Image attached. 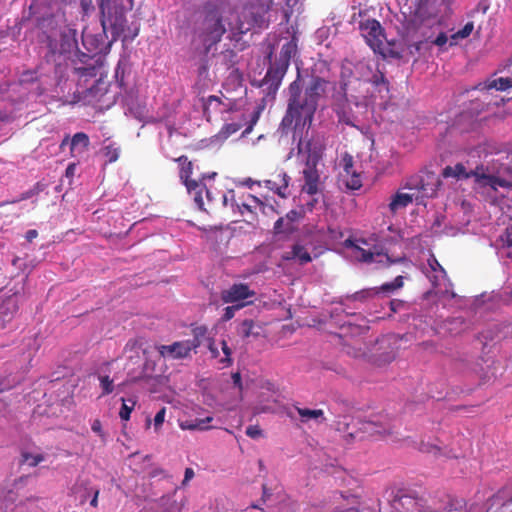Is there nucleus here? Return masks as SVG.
Wrapping results in <instances>:
<instances>
[{"mask_svg": "<svg viewBox=\"0 0 512 512\" xmlns=\"http://www.w3.org/2000/svg\"><path fill=\"white\" fill-rule=\"evenodd\" d=\"M325 86L326 81L319 77L312 78L305 91H301L298 79L290 84L288 108L281 124L283 127H290L294 123V137L298 128L311 125L318 99L324 92Z\"/></svg>", "mask_w": 512, "mask_h": 512, "instance_id": "1", "label": "nucleus"}, {"mask_svg": "<svg viewBox=\"0 0 512 512\" xmlns=\"http://www.w3.org/2000/svg\"><path fill=\"white\" fill-rule=\"evenodd\" d=\"M224 4L218 1L206 2L198 11L194 38L201 42L206 51L220 42L226 32Z\"/></svg>", "mask_w": 512, "mask_h": 512, "instance_id": "2", "label": "nucleus"}, {"mask_svg": "<svg viewBox=\"0 0 512 512\" xmlns=\"http://www.w3.org/2000/svg\"><path fill=\"white\" fill-rule=\"evenodd\" d=\"M440 186V180L434 174L429 173L424 177L411 178L405 185V187L412 192L406 193L397 191L391 195L389 202L386 205L388 211L392 215H396L398 212L404 210L413 201L421 203L424 198L433 197Z\"/></svg>", "mask_w": 512, "mask_h": 512, "instance_id": "3", "label": "nucleus"}, {"mask_svg": "<svg viewBox=\"0 0 512 512\" xmlns=\"http://www.w3.org/2000/svg\"><path fill=\"white\" fill-rule=\"evenodd\" d=\"M132 7L133 0H100L103 29L110 28L114 38L122 37L123 41H132L139 32L138 27L131 29L127 26L125 13Z\"/></svg>", "mask_w": 512, "mask_h": 512, "instance_id": "4", "label": "nucleus"}, {"mask_svg": "<svg viewBox=\"0 0 512 512\" xmlns=\"http://www.w3.org/2000/svg\"><path fill=\"white\" fill-rule=\"evenodd\" d=\"M297 150L298 155L305 162V167L302 171L304 179L302 191L309 195H315L321 191L320 174L317 165L322 158V148L316 142L299 139Z\"/></svg>", "mask_w": 512, "mask_h": 512, "instance_id": "5", "label": "nucleus"}, {"mask_svg": "<svg viewBox=\"0 0 512 512\" xmlns=\"http://www.w3.org/2000/svg\"><path fill=\"white\" fill-rule=\"evenodd\" d=\"M442 175L444 178H455L466 179L470 177H474L476 182L484 185L490 186L494 190H497L498 187L512 189V181L501 178L499 176L492 175L488 172L484 167H477L475 170H467L466 167L457 163L455 166H447L443 169Z\"/></svg>", "mask_w": 512, "mask_h": 512, "instance_id": "6", "label": "nucleus"}, {"mask_svg": "<svg viewBox=\"0 0 512 512\" xmlns=\"http://www.w3.org/2000/svg\"><path fill=\"white\" fill-rule=\"evenodd\" d=\"M394 425L386 415H373L357 423L347 424L346 437L351 440H362L369 436L390 435Z\"/></svg>", "mask_w": 512, "mask_h": 512, "instance_id": "7", "label": "nucleus"}, {"mask_svg": "<svg viewBox=\"0 0 512 512\" xmlns=\"http://www.w3.org/2000/svg\"><path fill=\"white\" fill-rule=\"evenodd\" d=\"M353 23L358 24V29L369 47L375 52L385 56V35L380 23L370 17H366L361 11L358 16L353 15Z\"/></svg>", "mask_w": 512, "mask_h": 512, "instance_id": "8", "label": "nucleus"}, {"mask_svg": "<svg viewBox=\"0 0 512 512\" xmlns=\"http://www.w3.org/2000/svg\"><path fill=\"white\" fill-rule=\"evenodd\" d=\"M422 272L431 283L435 295L451 298L456 296L452 290V283L449 281L445 269L440 265L433 254H430L426 263L423 264Z\"/></svg>", "mask_w": 512, "mask_h": 512, "instance_id": "9", "label": "nucleus"}, {"mask_svg": "<svg viewBox=\"0 0 512 512\" xmlns=\"http://www.w3.org/2000/svg\"><path fill=\"white\" fill-rule=\"evenodd\" d=\"M368 242L365 239H347L345 240V247L350 250V255L358 261L365 263H376L381 266H389L401 259L392 260L387 254L372 251L368 246Z\"/></svg>", "mask_w": 512, "mask_h": 512, "instance_id": "10", "label": "nucleus"}, {"mask_svg": "<svg viewBox=\"0 0 512 512\" xmlns=\"http://www.w3.org/2000/svg\"><path fill=\"white\" fill-rule=\"evenodd\" d=\"M489 8L490 3L488 0L479 1L478 4L468 12V17L471 18L472 20L468 21L462 29L458 30L457 32L451 35L450 45H456L458 40L468 38L474 30L475 22H482Z\"/></svg>", "mask_w": 512, "mask_h": 512, "instance_id": "11", "label": "nucleus"}, {"mask_svg": "<svg viewBox=\"0 0 512 512\" xmlns=\"http://www.w3.org/2000/svg\"><path fill=\"white\" fill-rule=\"evenodd\" d=\"M221 300L223 303L227 304H239V303H247L250 304L251 301H247L250 298L255 296V292L250 289L247 284L244 283H235L228 287L227 289H223L221 291Z\"/></svg>", "mask_w": 512, "mask_h": 512, "instance_id": "12", "label": "nucleus"}, {"mask_svg": "<svg viewBox=\"0 0 512 512\" xmlns=\"http://www.w3.org/2000/svg\"><path fill=\"white\" fill-rule=\"evenodd\" d=\"M192 174V163L188 162L186 166H183L180 171V178L184 182L188 193L193 196L196 206L200 210H206L204 207L203 189L204 184L200 181L190 179Z\"/></svg>", "mask_w": 512, "mask_h": 512, "instance_id": "13", "label": "nucleus"}, {"mask_svg": "<svg viewBox=\"0 0 512 512\" xmlns=\"http://www.w3.org/2000/svg\"><path fill=\"white\" fill-rule=\"evenodd\" d=\"M403 286V277L397 276L392 282H387L381 285L377 290L376 289H364L358 292H355L352 295L346 296L345 299L349 301H364L365 299L371 297L376 293H385L391 294L397 289Z\"/></svg>", "mask_w": 512, "mask_h": 512, "instance_id": "14", "label": "nucleus"}, {"mask_svg": "<svg viewBox=\"0 0 512 512\" xmlns=\"http://www.w3.org/2000/svg\"><path fill=\"white\" fill-rule=\"evenodd\" d=\"M192 348L187 340L174 342L171 345H161L158 347L159 354L165 359L180 360L190 356Z\"/></svg>", "mask_w": 512, "mask_h": 512, "instance_id": "15", "label": "nucleus"}, {"mask_svg": "<svg viewBox=\"0 0 512 512\" xmlns=\"http://www.w3.org/2000/svg\"><path fill=\"white\" fill-rule=\"evenodd\" d=\"M296 414L299 416L300 421L303 423L313 421L317 424H320L326 420L324 417V412L321 409L294 407L293 409L287 411V416L292 421L297 420Z\"/></svg>", "mask_w": 512, "mask_h": 512, "instance_id": "16", "label": "nucleus"}, {"mask_svg": "<svg viewBox=\"0 0 512 512\" xmlns=\"http://www.w3.org/2000/svg\"><path fill=\"white\" fill-rule=\"evenodd\" d=\"M233 118H231V122H228L229 119H225L226 123L218 133L217 137L225 140L234 133L238 132L245 123L244 113L241 110H232Z\"/></svg>", "mask_w": 512, "mask_h": 512, "instance_id": "17", "label": "nucleus"}, {"mask_svg": "<svg viewBox=\"0 0 512 512\" xmlns=\"http://www.w3.org/2000/svg\"><path fill=\"white\" fill-rule=\"evenodd\" d=\"M361 68H366L368 70V74L363 73L362 78L364 81L372 83L379 93L385 92L388 94V83L384 78V75L377 69H373L372 65H361Z\"/></svg>", "mask_w": 512, "mask_h": 512, "instance_id": "18", "label": "nucleus"}, {"mask_svg": "<svg viewBox=\"0 0 512 512\" xmlns=\"http://www.w3.org/2000/svg\"><path fill=\"white\" fill-rule=\"evenodd\" d=\"M300 218V213L296 210L289 211L285 217L279 218L274 224V231L276 234L292 233L296 227L295 222Z\"/></svg>", "mask_w": 512, "mask_h": 512, "instance_id": "19", "label": "nucleus"}, {"mask_svg": "<svg viewBox=\"0 0 512 512\" xmlns=\"http://www.w3.org/2000/svg\"><path fill=\"white\" fill-rule=\"evenodd\" d=\"M284 260H295L299 264H307L311 262L312 258L307 249L301 244H295L292 246L290 251L284 252L282 255Z\"/></svg>", "mask_w": 512, "mask_h": 512, "instance_id": "20", "label": "nucleus"}, {"mask_svg": "<svg viewBox=\"0 0 512 512\" xmlns=\"http://www.w3.org/2000/svg\"><path fill=\"white\" fill-rule=\"evenodd\" d=\"M506 71L508 74L507 76L487 81L485 88L504 91L509 87H512V57L509 64L506 66Z\"/></svg>", "mask_w": 512, "mask_h": 512, "instance_id": "21", "label": "nucleus"}, {"mask_svg": "<svg viewBox=\"0 0 512 512\" xmlns=\"http://www.w3.org/2000/svg\"><path fill=\"white\" fill-rule=\"evenodd\" d=\"M90 144L87 134L83 132L76 133L70 141V150L73 156H78L85 153Z\"/></svg>", "mask_w": 512, "mask_h": 512, "instance_id": "22", "label": "nucleus"}, {"mask_svg": "<svg viewBox=\"0 0 512 512\" xmlns=\"http://www.w3.org/2000/svg\"><path fill=\"white\" fill-rule=\"evenodd\" d=\"M279 182L275 180H267L266 186L275 191L279 196L285 197L289 185L290 177L285 173L281 172L277 175Z\"/></svg>", "mask_w": 512, "mask_h": 512, "instance_id": "23", "label": "nucleus"}, {"mask_svg": "<svg viewBox=\"0 0 512 512\" xmlns=\"http://www.w3.org/2000/svg\"><path fill=\"white\" fill-rule=\"evenodd\" d=\"M193 338L187 340L192 350H196L198 347L203 345L204 343H209V340H212L208 336V329L205 326H197L192 330Z\"/></svg>", "mask_w": 512, "mask_h": 512, "instance_id": "24", "label": "nucleus"}, {"mask_svg": "<svg viewBox=\"0 0 512 512\" xmlns=\"http://www.w3.org/2000/svg\"><path fill=\"white\" fill-rule=\"evenodd\" d=\"M212 420H213V417H211V416H207L202 419L184 420V421L179 422V427L182 430L204 431V430H208L211 428L210 426H208V423L212 422Z\"/></svg>", "mask_w": 512, "mask_h": 512, "instance_id": "25", "label": "nucleus"}, {"mask_svg": "<svg viewBox=\"0 0 512 512\" xmlns=\"http://www.w3.org/2000/svg\"><path fill=\"white\" fill-rule=\"evenodd\" d=\"M240 208H236L242 215L245 212L252 213L253 208H256L259 204V199L251 194H247L242 201H239Z\"/></svg>", "mask_w": 512, "mask_h": 512, "instance_id": "26", "label": "nucleus"}, {"mask_svg": "<svg viewBox=\"0 0 512 512\" xmlns=\"http://www.w3.org/2000/svg\"><path fill=\"white\" fill-rule=\"evenodd\" d=\"M101 152L107 158L109 163H113L119 158L120 146L114 142H110L102 147Z\"/></svg>", "mask_w": 512, "mask_h": 512, "instance_id": "27", "label": "nucleus"}, {"mask_svg": "<svg viewBox=\"0 0 512 512\" xmlns=\"http://www.w3.org/2000/svg\"><path fill=\"white\" fill-rule=\"evenodd\" d=\"M89 488L93 487L84 481L77 483L73 488V493L81 504H84L91 496V494L88 492Z\"/></svg>", "mask_w": 512, "mask_h": 512, "instance_id": "28", "label": "nucleus"}, {"mask_svg": "<svg viewBox=\"0 0 512 512\" xmlns=\"http://www.w3.org/2000/svg\"><path fill=\"white\" fill-rule=\"evenodd\" d=\"M255 323L253 320L246 319L238 327V334L243 338H249L250 336H257L259 333L254 331Z\"/></svg>", "mask_w": 512, "mask_h": 512, "instance_id": "29", "label": "nucleus"}, {"mask_svg": "<svg viewBox=\"0 0 512 512\" xmlns=\"http://www.w3.org/2000/svg\"><path fill=\"white\" fill-rule=\"evenodd\" d=\"M136 405V401L134 399H124L122 398V407L119 412V416L121 420L127 421L130 419V414L133 411Z\"/></svg>", "mask_w": 512, "mask_h": 512, "instance_id": "30", "label": "nucleus"}, {"mask_svg": "<svg viewBox=\"0 0 512 512\" xmlns=\"http://www.w3.org/2000/svg\"><path fill=\"white\" fill-rule=\"evenodd\" d=\"M296 50V43L293 40H290L282 46L279 58H281V60H286V62L290 63V59L293 55H295Z\"/></svg>", "mask_w": 512, "mask_h": 512, "instance_id": "31", "label": "nucleus"}, {"mask_svg": "<svg viewBox=\"0 0 512 512\" xmlns=\"http://www.w3.org/2000/svg\"><path fill=\"white\" fill-rule=\"evenodd\" d=\"M100 387L102 389L101 396L111 394L114 391V379L110 378L109 375H98Z\"/></svg>", "mask_w": 512, "mask_h": 512, "instance_id": "32", "label": "nucleus"}, {"mask_svg": "<svg viewBox=\"0 0 512 512\" xmlns=\"http://www.w3.org/2000/svg\"><path fill=\"white\" fill-rule=\"evenodd\" d=\"M288 67L289 62H286V60H281V58H279V60L273 65V67H271L268 70L267 75H271L272 73H274L276 77L281 79L285 75Z\"/></svg>", "mask_w": 512, "mask_h": 512, "instance_id": "33", "label": "nucleus"}, {"mask_svg": "<svg viewBox=\"0 0 512 512\" xmlns=\"http://www.w3.org/2000/svg\"><path fill=\"white\" fill-rule=\"evenodd\" d=\"M23 462L26 463L30 467H35L39 463L45 460V457L41 453L33 454L29 452L22 453Z\"/></svg>", "mask_w": 512, "mask_h": 512, "instance_id": "34", "label": "nucleus"}, {"mask_svg": "<svg viewBox=\"0 0 512 512\" xmlns=\"http://www.w3.org/2000/svg\"><path fill=\"white\" fill-rule=\"evenodd\" d=\"M221 350L224 354V357L220 359V363L223 364L224 367H228L232 364V350L228 346L227 342L225 340H222L220 342Z\"/></svg>", "mask_w": 512, "mask_h": 512, "instance_id": "35", "label": "nucleus"}, {"mask_svg": "<svg viewBox=\"0 0 512 512\" xmlns=\"http://www.w3.org/2000/svg\"><path fill=\"white\" fill-rule=\"evenodd\" d=\"M246 305H247V303H239V304H232L231 306H227L224 309V313L221 317V320L225 321V322L229 321L230 319H232L234 317L236 311L242 309Z\"/></svg>", "mask_w": 512, "mask_h": 512, "instance_id": "36", "label": "nucleus"}, {"mask_svg": "<svg viewBox=\"0 0 512 512\" xmlns=\"http://www.w3.org/2000/svg\"><path fill=\"white\" fill-rule=\"evenodd\" d=\"M161 505L163 507L167 506L163 512H179L178 505L175 500H173L171 497H162L161 498Z\"/></svg>", "mask_w": 512, "mask_h": 512, "instance_id": "37", "label": "nucleus"}, {"mask_svg": "<svg viewBox=\"0 0 512 512\" xmlns=\"http://www.w3.org/2000/svg\"><path fill=\"white\" fill-rule=\"evenodd\" d=\"M223 204L224 206H231L234 210L240 208L239 201L236 200L235 193L232 190L223 195Z\"/></svg>", "mask_w": 512, "mask_h": 512, "instance_id": "38", "label": "nucleus"}, {"mask_svg": "<svg viewBox=\"0 0 512 512\" xmlns=\"http://www.w3.org/2000/svg\"><path fill=\"white\" fill-rule=\"evenodd\" d=\"M351 178L345 181L346 187L351 190H357L362 186L359 175L354 172L350 174Z\"/></svg>", "mask_w": 512, "mask_h": 512, "instance_id": "39", "label": "nucleus"}, {"mask_svg": "<svg viewBox=\"0 0 512 512\" xmlns=\"http://www.w3.org/2000/svg\"><path fill=\"white\" fill-rule=\"evenodd\" d=\"M165 414H166V409L165 408H162L160 409L155 417H154V427L155 429H158L164 422V419H165Z\"/></svg>", "mask_w": 512, "mask_h": 512, "instance_id": "40", "label": "nucleus"}, {"mask_svg": "<svg viewBox=\"0 0 512 512\" xmlns=\"http://www.w3.org/2000/svg\"><path fill=\"white\" fill-rule=\"evenodd\" d=\"M207 346L213 358H218L220 356L219 348L213 339L209 340Z\"/></svg>", "mask_w": 512, "mask_h": 512, "instance_id": "41", "label": "nucleus"}, {"mask_svg": "<svg viewBox=\"0 0 512 512\" xmlns=\"http://www.w3.org/2000/svg\"><path fill=\"white\" fill-rule=\"evenodd\" d=\"M91 429L94 433L98 434L101 438L104 437V433L102 430V424H101L100 420L95 419L91 425Z\"/></svg>", "mask_w": 512, "mask_h": 512, "instance_id": "42", "label": "nucleus"}, {"mask_svg": "<svg viewBox=\"0 0 512 512\" xmlns=\"http://www.w3.org/2000/svg\"><path fill=\"white\" fill-rule=\"evenodd\" d=\"M88 492L91 494V501L90 505L92 507H97L98 505V495H99V489L98 488H89Z\"/></svg>", "mask_w": 512, "mask_h": 512, "instance_id": "43", "label": "nucleus"}, {"mask_svg": "<svg viewBox=\"0 0 512 512\" xmlns=\"http://www.w3.org/2000/svg\"><path fill=\"white\" fill-rule=\"evenodd\" d=\"M246 435L251 438H257L261 435V430L258 426H249L246 429Z\"/></svg>", "mask_w": 512, "mask_h": 512, "instance_id": "44", "label": "nucleus"}, {"mask_svg": "<svg viewBox=\"0 0 512 512\" xmlns=\"http://www.w3.org/2000/svg\"><path fill=\"white\" fill-rule=\"evenodd\" d=\"M344 161V172L347 176H349L352 172V157L346 156L343 159Z\"/></svg>", "mask_w": 512, "mask_h": 512, "instance_id": "45", "label": "nucleus"}, {"mask_svg": "<svg viewBox=\"0 0 512 512\" xmlns=\"http://www.w3.org/2000/svg\"><path fill=\"white\" fill-rule=\"evenodd\" d=\"M447 42L448 37L446 36L445 33H440L433 41V43L439 47H443Z\"/></svg>", "mask_w": 512, "mask_h": 512, "instance_id": "46", "label": "nucleus"}, {"mask_svg": "<svg viewBox=\"0 0 512 512\" xmlns=\"http://www.w3.org/2000/svg\"><path fill=\"white\" fill-rule=\"evenodd\" d=\"M339 122L345 123L350 126H355L353 120L346 113H338Z\"/></svg>", "mask_w": 512, "mask_h": 512, "instance_id": "47", "label": "nucleus"}, {"mask_svg": "<svg viewBox=\"0 0 512 512\" xmlns=\"http://www.w3.org/2000/svg\"><path fill=\"white\" fill-rule=\"evenodd\" d=\"M195 473L192 468H186L182 485L185 486L194 477Z\"/></svg>", "mask_w": 512, "mask_h": 512, "instance_id": "48", "label": "nucleus"}, {"mask_svg": "<svg viewBox=\"0 0 512 512\" xmlns=\"http://www.w3.org/2000/svg\"><path fill=\"white\" fill-rule=\"evenodd\" d=\"M67 36H69L71 38L70 42L67 43L68 49H70L73 45L76 44V39H75L76 32H75V30L69 29L67 31V33H64V37H67Z\"/></svg>", "mask_w": 512, "mask_h": 512, "instance_id": "49", "label": "nucleus"}, {"mask_svg": "<svg viewBox=\"0 0 512 512\" xmlns=\"http://www.w3.org/2000/svg\"><path fill=\"white\" fill-rule=\"evenodd\" d=\"M257 120H258V115L256 114V115H254V116L252 117V119H251V121H250L249 125H248V126L246 127V129L243 131L242 136L248 135V134L252 131L253 126L256 124Z\"/></svg>", "mask_w": 512, "mask_h": 512, "instance_id": "50", "label": "nucleus"}, {"mask_svg": "<svg viewBox=\"0 0 512 512\" xmlns=\"http://www.w3.org/2000/svg\"><path fill=\"white\" fill-rule=\"evenodd\" d=\"M232 380L233 384L238 387L239 389L242 388V381H241V375L240 373L236 372L232 374Z\"/></svg>", "mask_w": 512, "mask_h": 512, "instance_id": "51", "label": "nucleus"}, {"mask_svg": "<svg viewBox=\"0 0 512 512\" xmlns=\"http://www.w3.org/2000/svg\"><path fill=\"white\" fill-rule=\"evenodd\" d=\"M415 505L420 512H436L435 509H430L422 504V500L416 501Z\"/></svg>", "mask_w": 512, "mask_h": 512, "instance_id": "52", "label": "nucleus"}, {"mask_svg": "<svg viewBox=\"0 0 512 512\" xmlns=\"http://www.w3.org/2000/svg\"><path fill=\"white\" fill-rule=\"evenodd\" d=\"M38 236V232L34 229L28 230L26 232V239L31 242L33 239H35Z\"/></svg>", "mask_w": 512, "mask_h": 512, "instance_id": "53", "label": "nucleus"}, {"mask_svg": "<svg viewBox=\"0 0 512 512\" xmlns=\"http://www.w3.org/2000/svg\"><path fill=\"white\" fill-rule=\"evenodd\" d=\"M13 512H30V511H28L23 504H19L15 507Z\"/></svg>", "mask_w": 512, "mask_h": 512, "instance_id": "54", "label": "nucleus"}, {"mask_svg": "<svg viewBox=\"0 0 512 512\" xmlns=\"http://www.w3.org/2000/svg\"><path fill=\"white\" fill-rule=\"evenodd\" d=\"M203 192H205V196H206V198H207L208 202H211V201H212V193H211V191H210V190H208V189L206 188V186H205V185H204Z\"/></svg>", "mask_w": 512, "mask_h": 512, "instance_id": "55", "label": "nucleus"}, {"mask_svg": "<svg viewBox=\"0 0 512 512\" xmlns=\"http://www.w3.org/2000/svg\"><path fill=\"white\" fill-rule=\"evenodd\" d=\"M208 102H209V104H212L213 102L220 104V99L217 96H210L208 98Z\"/></svg>", "mask_w": 512, "mask_h": 512, "instance_id": "56", "label": "nucleus"}, {"mask_svg": "<svg viewBox=\"0 0 512 512\" xmlns=\"http://www.w3.org/2000/svg\"><path fill=\"white\" fill-rule=\"evenodd\" d=\"M70 141H71V140H69V137H68V136H66V137L62 140L60 147H61V148H63L65 145L70 144Z\"/></svg>", "mask_w": 512, "mask_h": 512, "instance_id": "57", "label": "nucleus"}, {"mask_svg": "<svg viewBox=\"0 0 512 512\" xmlns=\"http://www.w3.org/2000/svg\"><path fill=\"white\" fill-rule=\"evenodd\" d=\"M242 184L251 187L253 181L250 178H248Z\"/></svg>", "mask_w": 512, "mask_h": 512, "instance_id": "58", "label": "nucleus"}, {"mask_svg": "<svg viewBox=\"0 0 512 512\" xmlns=\"http://www.w3.org/2000/svg\"><path fill=\"white\" fill-rule=\"evenodd\" d=\"M74 169H75L74 165H69L66 170L67 175L70 173H73Z\"/></svg>", "mask_w": 512, "mask_h": 512, "instance_id": "59", "label": "nucleus"}, {"mask_svg": "<svg viewBox=\"0 0 512 512\" xmlns=\"http://www.w3.org/2000/svg\"><path fill=\"white\" fill-rule=\"evenodd\" d=\"M31 196V193L30 192H26L22 195V197L20 198L21 200H24V199H27Z\"/></svg>", "mask_w": 512, "mask_h": 512, "instance_id": "60", "label": "nucleus"}, {"mask_svg": "<svg viewBox=\"0 0 512 512\" xmlns=\"http://www.w3.org/2000/svg\"><path fill=\"white\" fill-rule=\"evenodd\" d=\"M362 354H363V352H356V353H354V354H353V356H354V357H359V356H360V355H362Z\"/></svg>", "mask_w": 512, "mask_h": 512, "instance_id": "61", "label": "nucleus"}, {"mask_svg": "<svg viewBox=\"0 0 512 512\" xmlns=\"http://www.w3.org/2000/svg\"><path fill=\"white\" fill-rule=\"evenodd\" d=\"M358 333H362L364 331V328H357Z\"/></svg>", "mask_w": 512, "mask_h": 512, "instance_id": "62", "label": "nucleus"}, {"mask_svg": "<svg viewBox=\"0 0 512 512\" xmlns=\"http://www.w3.org/2000/svg\"><path fill=\"white\" fill-rule=\"evenodd\" d=\"M214 176H216V173H212L211 175H209L210 178H213Z\"/></svg>", "mask_w": 512, "mask_h": 512, "instance_id": "63", "label": "nucleus"}, {"mask_svg": "<svg viewBox=\"0 0 512 512\" xmlns=\"http://www.w3.org/2000/svg\"><path fill=\"white\" fill-rule=\"evenodd\" d=\"M66 51V48L62 47L60 52H65Z\"/></svg>", "mask_w": 512, "mask_h": 512, "instance_id": "64", "label": "nucleus"}]
</instances>
